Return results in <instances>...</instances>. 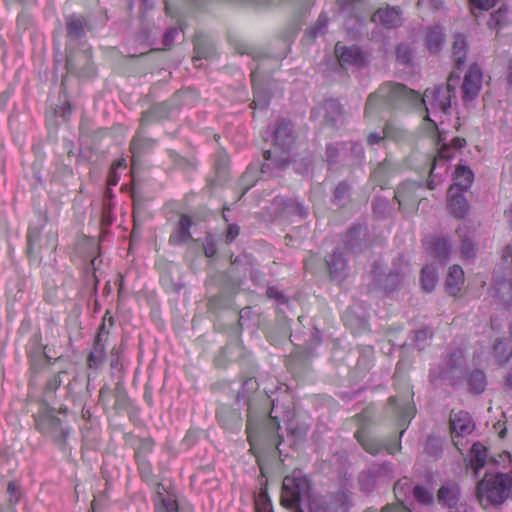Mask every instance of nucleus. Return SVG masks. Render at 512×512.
<instances>
[{
	"label": "nucleus",
	"mask_w": 512,
	"mask_h": 512,
	"mask_svg": "<svg viewBox=\"0 0 512 512\" xmlns=\"http://www.w3.org/2000/svg\"><path fill=\"white\" fill-rule=\"evenodd\" d=\"M271 404L274 408V400ZM268 407L269 405H265L252 411L251 404H249L246 433L251 450H254L260 444H263L266 448H278L283 441V437L279 434V420L272 415L273 409L270 412L268 411Z\"/></svg>",
	"instance_id": "f257e3e1"
},
{
	"label": "nucleus",
	"mask_w": 512,
	"mask_h": 512,
	"mask_svg": "<svg viewBox=\"0 0 512 512\" xmlns=\"http://www.w3.org/2000/svg\"><path fill=\"white\" fill-rule=\"evenodd\" d=\"M375 407L372 404L365 406L361 412L357 413L354 417L358 426L357 431L354 433V438L357 439L361 447L371 455H377L382 450H386L389 454H395L401 450V436L405 432L402 429L398 438L394 439H379L372 435L370 427L374 423Z\"/></svg>",
	"instance_id": "f03ea898"
},
{
	"label": "nucleus",
	"mask_w": 512,
	"mask_h": 512,
	"mask_svg": "<svg viewBox=\"0 0 512 512\" xmlns=\"http://www.w3.org/2000/svg\"><path fill=\"white\" fill-rule=\"evenodd\" d=\"M293 143L294 135L291 122L279 119L274 130L273 150L263 152L266 162L262 165L261 172L263 174L268 173L272 166L278 169L286 168L291 161L289 152Z\"/></svg>",
	"instance_id": "7ed1b4c3"
},
{
	"label": "nucleus",
	"mask_w": 512,
	"mask_h": 512,
	"mask_svg": "<svg viewBox=\"0 0 512 512\" xmlns=\"http://www.w3.org/2000/svg\"><path fill=\"white\" fill-rule=\"evenodd\" d=\"M35 427L64 454L70 450L72 427L67 421L60 419L51 410H40L35 416Z\"/></svg>",
	"instance_id": "20e7f679"
},
{
	"label": "nucleus",
	"mask_w": 512,
	"mask_h": 512,
	"mask_svg": "<svg viewBox=\"0 0 512 512\" xmlns=\"http://www.w3.org/2000/svg\"><path fill=\"white\" fill-rule=\"evenodd\" d=\"M452 77L453 74L450 75L446 85L427 88L423 96L419 94V102H417L416 107H425L426 116L424 119L435 128H437V124L429 115L430 113L434 115L437 113L447 114L451 109V100L455 98V88L451 84Z\"/></svg>",
	"instance_id": "39448f33"
},
{
	"label": "nucleus",
	"mask_w": 512,
	"mask_h": 512,
	"mask_svg": "<svg viewBox=\"0 0 512 512\" xmlns=\"http://www.w3.org/2000/svg\"><path fill=\"white\" fill-rule=\"evenodd\" d=\"M512 478L507 473L485 474L477 483L476 496L480 502L494 506L501 505L511 494Z\"/></svg>",
	"instance_id": "423d86ee"
},
{
	"label": "nucleus",
	"mask_w": 512,
	"mask_h": 512,
	"mask_svg": "<svg viewBox=\"0 0 512 512\" xmlns=\"http://www.w3.org/2000/svg\"><path fill=\"white\" fill-rule=\"evenodd\" d=\"M310 488L309 479L300 470H294L283 479L281 504L284 507L298 506L304 498L310 496Z\"/></svg>",
	"instance_id": "0eeeda50"
},
{
	"label": "nucleus",
	"mask_w": 512,
	"mask_h": 512,
	"mask_svg": "<svg viewBox=\"0 0 512 512\" xmlns=\"http://www.w3.org/2000/svg\"><path fill=\"white\" fill-rule=\"evenodd\" d=\"M350 487L351 484L345 482L339 491L330 496L329 500L321 495L309 496V512H349Z\"/></svg>",
	"instance_id": "6e6552de"
},
{
	"label": "nucleus",
	"mask_w": 512,
	"mask_h": 512,
	"mask_svg": "<svg viewBox=\"0 0 512 512\" xmlns=\"http://www.w3.org/2000/svg\"><path fill=\"white\" fill-rule=\"evenodd\" d=\"M376 95L393 108L405 104L416 107L419 102V93L401 83L385 82L378 88Z\"/></svg>",
	"instance_id": "1a4fd4ad"
},
{
	"label": "nucleus",
	"mask_w": 512,
	"mask_h": 512,
	"mask_svg": "<svg viewBox=\"0 0 512 512\" xmlns=\"http://www.w3.org/2000/svg\"><path fill=\"white\" fill-rule=\"evenodd\" d=\"M465 355L461 348H455L448 354L444 367L438 371L430 372V381L436 383L438 380L446 381L449 385L455 386L463 377Z\"/></svg>",
	"instance_id": "9d476101"
},
{
	"label": "nucleus",
	"mask_w": 512,
	"mask_h": 512,
	"mask_svg": "<svg viewBox=\"0 0 512 512\" xmlns=\"http://www.w3.org/2000/svg\"><path fill=\"white\" fill-rule=\"evenodd\" d=\"M66 69L69 74L80 78L92 77L95 69L92 63L91 49H69L66 55Z\"/></svg>",
	"instance_id": "9b49d317"
},
{
	"label": "nucleus",
	"mask_w": 512,
	"mask_h": 512,
	"mask_svg": "<svg viewBox=\"0 0 512 512\" xmlns=\"http://www.w3.org/2000/svg\"><path fill=\"white\" fill-rule=\"evenodd\" d=\"M490 296L503 309L512 308V277L506 276L500 269H495Z\"/></svg>",
	"instance_id": "f8f14e48"
},
{
	"label": "nucleus",
	"mask_w": 512,
	"mask_h": 512,
	"mask_svg": "<svg viewBox=\"0 0 512 512\" xmlns=\"http://www.w3.org/2000/svg\"><path fill=\"white\" fill-rule=\"evenodd\" d=\"M243 399L247 405V413H249V404H251L252 411L270 405L269 396L266 392L259 391V384L253 377L245 379L242 383L241 389L237 393V400Z\"/></svg>",
	"instance_id": "ddd939ff"
},
{
	"label": "nucleus",
	"mask_w": 512,
	"mask_h": 512,
	"mask_svg": "<svg viewBox=\"0 0 512 512\" xmlns=\"http://www.w3.org/2000/svg\"><path fill=\"white\" fill-rule=\"evenodd\" d=\"M424 187L421 183L415 181H405L398 186L395 191V198L399 203V208L405 210H416L423 195Z\"/></svg>",
	"instance_id": "4468645a"
},
{
	"label": "nucleus",
	"mask_w": 512,
	"mask_h": 512,
	"mask_svg": "<svg viewBox=\"0 0 512 512\" xmlns=\"http://www.w3.org/2000/svg\"><path fill=\"white\" fill-rule=\"evenodd\" d=\"M47 218L44 217L41 221L40 227L29 226L27 231V252L30 256H37L41 254L44 248L56 249L57 235L53 232H48L45 235V243H42L41 230L46 224Z\"/></svg>",
	"instance_id": "2eb2a0df"
},
{
	"label": "nucleus",
	"mask_w": 512,
	"mask_h": 512,
	"mask_svg": "<svg viewBox=\"0 0 512 512\" xmlns=\"http://www.w3.org/2000/svg\"><path fill=\"white\" fill-rule=\"evenodd\" d=\"M446 208L449 215L457 220H462L469 215L471 206L464 192H460V189L456 187H449Z\"/></svg>",
	"instance_id": "dca6fc26"
},
{
	"label": "nucleus",
	"mask_w": 512,
	"mask_h": 512,
	"mask_svg": "<svg viewBox=\"0 0 512 512\" xmlns=\"http://www.w3.org/2000/svg\"><path fill=\"white\" fill-rule=\"evenodd\" d=\"M482 78V70L478 64H471L462 84V98L464 102L472 101L479 95L482 87Z\"/></svg>",
	"instance_id": "f3484780"
},
{
	"label": "nucleus",
	"mask_w": 512,
	"mask_h": 512,
	"mask_svg": "<svg viewBox=\"0 0 512 512\" xmlns=\"http://www.w3.org/2000/svg\"><path fill=\"white\" fill-rule=\"evenodd\" d=\"M330 277L333 281L340 283L348 276V259L345 257L342 248H337L332 255L325 259Z\"/></svg>",
	"instance_id": "a211bd4d"
},
{
	"label": "nucleus",
	"mask_w": 512,
	"mask_h": 512,
	"mask_svg": "<svg viewBox=\"0 0 512 512\" xmlns=\"http://www.w3.org/2000/svg\"><path fill=\"white\" fill-rule=\"evenodd\" d=\"M436 499L439 505L449 509L457 508L461 499V489L458 483L447 481L437 491Z\"/></svg>",
	"instance_id": "6ab92c4d"
},
{
	"label": "nucleus",
	"mask_w": 512,
	"mask_h": 512,
	"mask_svg": "<svg viewBox=\"0 0 512 512\" xmlns=\"http://www.w3.org/2000/svg\"><path fill=\"white\" fill-rule=\"evenodd\" d=\"M388 407L398 417L400 425H404L414 416V407L408 396H391L388 399Z\"/></svg>",
	"instance_id": "aec40b11"
},
{
	"label": "nucleus",
	"mask_w": 512,
	"mask_h": 512,
	"mask_svg": "<svg viewBox=\"0 0 512 512\" xmlns=\"http://www.w3.org/2000/svg\"><path fill=\"white\" fill-rule=\"evenodd\" d=\"M105 333V323L103 322L97 336L95 337L93 348L87 358V365L90 369H98L106 359V347L103 341V334Z\"/></svg>",
	"instance_id": "412c9836"
},
{
	"label": "nucleus",
	"mask_w": 512,
	"mask_h": 512,
	"mask_svg": "<svg viewBox=\"0 0 512 512\" xmlns=\"http://www.w3.org/2000/svg\"><path fill=\"white\" fill-rule=\"evenodd\" d=\"M220 425L230 431H239L242 427V416L238 409L222 405L216 411Z\"/></svg>",
	"instance_id": "4be33fe9"
},
{
	"label": "nucleus",
	"mask_w": 512,
	"mask_h": 512,
	"mask_svg": "<svg viewBox=\"0 0 512 512\" xmlns=\"http://www.w3.org/2000/svg\"><path fill=\"white\" fill-rule=\"evenodd\" d=\"M423 41L430 54H437L445 43V34L442 27L438 25L427 26L424 29Z\"/></svg>",
	"instance_id": "5701e85b"
},
{
	"label": "nucleus",
	"mask_w": 512,
	"mask_h": 512,
	"mask_svg": "<svg viewBox=\"0 0 512 512\" xmlns=\"http://www.w3.org/2000/svg\"><path fill=\"white\" fill-rule=\"evenodd\" d=\"M450 426L452 433L461 437L470 434L474 429V423L469 413L463 410L451 412Z\"/></svg>",
	"instance_id": "b1692460"
},
{
	"label": "nucleus",
	"mask_w": 512,
	"mask_h": 512,
	"mask_svg": "<svg viewBox=\"0 0 512 512\" xmlns=\"http://www.w3.org/2000/svg\"><path fill=\"white\" fill-rule=\"evenodd\" d=\"M192 219L187 214H182L174 230L169 236V243L173 246L182 245L192 239L190 228Z\"/></svg>",
	"instance_id": "393cba45"
},
{
	"label": "nucleus",
	"mask_w": 512,
	"mask_h": 512,
	"mask_svg": "<svg viewBox=\"0 0 512 512\" xmlns=\"http://www.w3.org/2000/svg\"><path fill=\"white\" fill-rule=\"evenodd\" d=\"M374 23H380L388 29L396 28L401 25V11L396 7L387 6L384 9H378L371 17Z\"/></svg>",
	"instance_id": "a878e982"
},
{
	"label": "nucleus",
	"mask_w": 512,
	"mask_h": 512,
	"mask_svg": "<svg viewBox=\"0 0 512 512\" xmlns=\"http://www.w3.org/2000/svg\"><path fill=\"white\" fill-rule=\"evenodd\" d=\"M451 157L452 155L450 154V146L443 144L438 152V155L434 158L432 166L430 168L429 179L427 180L428 189H435L436 186L442 181L440 177L438 180H436L437 174L435 173V170L437 166H444V170L447 171L446 164Z\"/></svg>",
	"instance_id": "bb28decb"
},
{
	"label": "nucleus",
	"mask_w": 512,
	"mask_h": 512,
	"mask_svg": "<svg viewBox=\"0 0 512 512\" xmlns=\"http://www.w3.org/2000/svg\"><path fill=\"white\" fill-rule=\"evenodd\" d=\"M427 249L430 254L442 261H447L452 252V245L447 238L431 237L426 241Z\"/></svg>",
	"instance_id": "cd10ccee"
},
{
	"label": "nucleus",
	"mask_w": 512,
	"mask_h": 512,
	"mask_svg": "<svg viewBox=\"0 0 512 512\" xmlns=\"http://www.w3.org/2000/svg\"><path fill=\"white\" fill-rule=\"evenodd\" d=\"M487 448L480 442L472 445L469 453V466L473 471L474 477H477L480 470L487 463Z\"/></svg>",
	"instance_id": "c85d7f7f"
},
{
	"label": "nucleus",
	"mask_w": 512,
	"mask_h": 512,
	"mask_svg": "<svg viewBox=\"0 0 512 512\" xmlns=\"http://www.w3.org/2000/svg\"><path fill=\"white\" fill-rule=\"evenodd\" d=\"M171 112L170 104L162 102L152 106L149 110L142 113L140 122L141 126H146L154 122L164 120L169 117Z\"/></svg>",
	"instance_id": "c756f323"
},
{
	"label": "nucleus",
	"mask_w": 512,
	"mask_h": 512,
	"mask_svg": "<svg viewBox=\"0 0 512 512\" xmlns=\"http://www.w3.org/2000/svg\"><path fill=\"white\" fill-rule=\"evenodd\" d=\"M469 51L467 37L463 34H455L452 43V58L455 66L460 69L466 63V56Z\"/></svg>",
	"instance_id": "7c9ffc66"
},
{
	"label": "nucleus",
	"mask_w": 512,
	"mask_h": 512,
	"mask_svg": "<svg viewBox=\"0 0 512 512\" xmlns=\"http://www.w3.org/2000/svg\"><path fill=\"white\" fill-rule=\"evenodd\" d=\"M142 127L136 131L135 135L130 141L129 150L133 155V158L136 156H141L145 152H148L153 149L155 146L156 140L152 138L145 137L142 134Z\"/></svg>",
	"instance_id": "2f4dec72"
},
{
	"label": "nucleus",
	"mask_w": 512,
	"mask_h": 512,
	"mask_svg": "<svg viewBox=\"0 0 512 512\" xmlns=\"http://www.w3.org/2000/svg\"><path fill=\"white\" fill-rule=\"evenodd\" d=\"M464 284V272L459 265H453L449 268L445 280V290L450 296H456Z\"/></svg>",
	"instance_id": "473e14b6"
},
{
	"label": "nucleus",
	"mask_w": 512,
	"mask_h": 512,
	"mask_svg": "<svg viewBox=\"0 0 512 512\" xmlns=\"http://www.w3.org/2000/svg\"><path fill=\"white\" fill-rule=\"evenodd\" d=\"M86 21L84 17L70 15L66 17V31L69 41H77L85 36Z\"/></svg>",
	"instance_id": "72a5a7b5"
},
{
	"label": "nucleus",
	"mask_w": 512,
	"mask_h": 512,
	"mask_svg": "<svg viewBox=\"0 0 512 512\" xmlns=\"http://www.w3.org/2000/svg\"><path fill=\"white\" fill-rule=\"evenodd\" d=\"M474 180V173L470 167L459 165L454 172V183L450 187L460 189V192L466 193Z\"/></svg>",
	"instance_id": "f704fd0d"
},
{
	"label": "nucleus",
	"mask_w": 512,
	"mask_h": 512,
	"mask_svg": "<svg viewBox=\"0 0 512 512\" xmlns=\"http://www.w3.org/2000/svg\"><path fill=\"white\" fill-rule=\"evenodd\" d=\"M320 109L324 112V120L327 124L335 126L342 119L341 105L333 99L326 100Z\"/></svg>",
	"instance_id": "c9c22d12"
},
{
	"label": "nucleus",
	"mask_w": 512,
	"mask_h": 512,
	"mask_svg": "<svg viewBox=\"0 0 512 512\" xmlns=\"http://www.w3.org/2000/svg\"><path fill=\"white\" fill-rule=\"evenodd\" d=\"M259 73V67H257L256 69L252 70L250 75L254 91L253 105L254 108L264 109L268 106L270 98L267 93L256 83Z\"/></svg>",
	"instance_id": "e433bc0d"
},
{
	"label": "nucleus",
	"mask_w": 512,
	"mask_h": 512,
	"mask_svg": "<svg viewBox=\"0 0 512 512\" xmlns=\"http://www.w3.org/2000/svg\"><path fill=\"white\" fill-rule=\"evenodd\" d=\"M468 390L474 394H481L487 385L485 373L480 369L472 370L467 376Z\"/></svg>",
	"instance_id": "4c0bfd02"
},
{
	"label": "nucleus",
	"mask_w": 512,
	"mask_h": 512,
	"mask_svg": "<svg viewBox=\"0 0 512 512\" xmlns=\"http://www.w3.org/2000/svg\"><path fill=\"white\" fill-rule=\"evenodd\" d=\"M420 282L424 291H433L438 282L437 268L432 264L425 265L421 269Z\"/></svg>",
	"instance_id": "58836bf2"
},
{
	"label": "nucleus",
	"mask_w": 512,
	"mask_h": 512,
	"mask_svg": "<svg viewBox=\"0 0 512 512\" xmlns=\"http://www.w3.org/2000/svg\"><path fill=\"white\" fill-rule=\"evenodd\" d=\"M179 506L176 498L170 494L158 491L155 498V512H178Z\"/></svg>",
	"instance_id": "ea45409f"
},
{
	"label": "nucleus",
	"mask_w": 512,
	"mask_h": 512,
	"mask_svg": "<svg viewBox=\"0 0 512 512\" xmlns=\"http://www.w3.org/2000/svg\"><path fill=\"white\" fill-rule=\"evenodd\" d=\"M391 175V165L387 160L379 163L371 173L373 182L382 189L388 184Z\"/></svg>",
	"instance_id": "a19ab883"
},
{
	"label": "nucleus",
	"mask_w": 512,
	"mask_h": 512,
	"mask_svg": "<svg viewBox=\"0 0 512 512\" xmlns=\"http://www.w3.org/2000/svg\"><path fill=\"white\" fill-rule=\"evenodd\" d=\"M277 201L280 205L283 206L284 210L289 214L297 215L301 218H306L308 216V208L297 199L279 198L277 199Z\"/></svg>",
	"instance_id": "79ce46f5"
},
{
	"label": "nucleus",
	"mask_w": 512,
	"mask_h": 512,
	"mask_svg": "<svg viewBox=\"0 0 512 512\" xmlns=\"http://www.w3.org/2000/svg\"><path fill=\"white\" fill-rule=\"evenodd\" d=\"M456 233L460 237V251L461 257L463 259H474L477 255V247L474 241L467 235V233H463L461 228L456 230Z\"/></svg>",
	"instance_id": "37998d69"
},
{
	"label": "nucleus",
	"mask_w": 512,
	"mask_h": 512,
	"mask_svg": "<svg viewBox=\"0 0 512 512\" xmlns=\"http://www.w3.org/2000/svg\"><path fill=\"white\" fill-rule=\"evenodd\" d=\"M493 355L499 363L505 364L512 357V347L502 338H497L493 345Z\"/></svg>",
	"instance_id": "c03bdc74"
},
{
	"label": "nucleus",
	"mask_w": 512,
	"mask_h": 512,
	"mask_svg": "<svg viewBox=\"0 0 512 512\" xmlns=\"http://www.w3.org/2000/svg\"><path fill=\"white\" fill-rule=\"evenodd\" d=\"M334 54L337 58L339 66L343 70H348L352 65V48L341 45L340 42H337L334 48Z\"/></svg>",
	"instance_id": "a18cd8bd"
},
{
	"label": "nucleus",
	"mask_w": 512,
	"mask_h": 512,
	"mask_svg": "<svg viewBox=\"0 0 512 512\" xmlns=\"http://www.w3.org/2000/svg\"><path fill=\"white\" fill-rule=\"evenodd\" d=\"M372 210L377 219H385L390 215L392 209L386 198L375 197L372 202Z\"/></svg>",
	"instance_id": "49530a36"
},
{
	"label": "nucleus",
	"mask_w": 512,
	"mask_h": 512,
	"mask_svg": "<svg viewBox=\"0 0 512 512\" xmlns=\"http://www.w3.org/2000/svg\"><path fill=\"white\" fill-rule=\"evenodd\" d=\"M139 474L143 481L148 484H153L156 481V476L153 472L152 464L148 459H136Z\"/></svg>",
	"instance_id": "de8ad7c7"
},
{
	"label": "nucleus",
	"mask_w": 512,
	"mask_h": 512,
	"mask_svg": "<svg viewBox=\"0 0 512 512\" xmlns=\"http://www.w3.org/2000/svg\"><path fill=\"white\" fill-rule=\"evenodd\" d=\"M413 496L416 501L422 505H432L434 502V497L432 492L425 486L415 485L413 487Z\"/></svg>",
	"instance_id": "09e8293b"
},
{
	"label": "nucleus",
	"mask_w": 512,
	"mask_h": 512,
	"mask_svg": "<svg viewBox=\"0 0 512 512\" xmlns=\"http://www.w3.org/2000/svg\"><path fill=\"white\" fill-rule=\"evenodd\" d=\"M309 430V425L304 422H298L290 420L287 425L288 433L293 436L296 440H302L305 438Z\"/></svg>",
	"instance_id": "8fccbe9b"
},
{
	"label": "nucleus",
	"mask_w": 512,
	"mask_h": 512,
	"mask_svg": "<svg viewBox=\"0 0 512 512\" xmlns=\"http://www.w3.org/2000/svg\"><path fill=\"white\" fill-rule=\"evenodd\" d=\"M512 277V245H507L501 254V263L495 268Z\"/></svg>",
	"instance_id": "3c124183"
},
{
	"label": "nucleus",
	"mask_w": 512,
	"mask_h": 512,
	"mask_svg": "<svg viewBox=\"0 0 512 512\" xmlns=\"http://www.w3.org/2000/svg\"><path fill=\"white\" fill-rule=\"evenodd\" d=\"M6 493L8 496V508L13 510L21 498L20 485L16 481H9Z\"/></svg>",
	"instance_id": "603ef678"
},
{
	"label": "nucleus",
	"mask_w": 512,
	"mask_h": 512,
	"mask_svg": "<svg viewBox=\"0 0 512 512\" xmlns=\"http://www.w3.org/2000/svg\"><path fill=\"white\" fill-rule=\"evenodd\" d=\"M328 21V17L321 14L316 23L307 30L306 35L313 40L319 35L324 34L328 26Z\"/></svg>",
	"instance_id": "864d4df0"
},
{
	"label": "nucleus",
	"mask_w": 512,
	"mask_h": 512,
	"mask_svg": "<svg viewBox=\"0 0 512 512\" xmlns=\"http://www.w3.org/2000/svg\"><path fill=\"white\" fill-rule=\"evenodd\" d=\"M396 60L402 65H409L413 59V51L409 45L400 43L395 48Z\"/></svg>",
	"instance_id": "5fc2aeb1"
},
{
	"label": "nucleus",
	"mask_w": 512,
	"mask_h": 512,
	"mask_svg": "<svg viewBox=\"0 0 512 512\" xmlns=\"http://www.w3.org/2000/svg\"><path fill=\"white\" fill-rule=\"evenodd\" d=\"M155 443L150 438L141 439L135 451V459H148L147 456L152 453Z\"/></svg>",
	"instance_id": "6e6d98bb"
},
{
	"label": "nucleus",
	"mask_w": 512,
	"mask_h": 512,
	"mask_svg": "<svg viewBox=\"0 0 512 512\" xmlns=\"http://www.w3.org/2000/svg\"><path fill=\"white\" fill-rule=\"evenodd\" d=\"M115 409H126L129 404L128 395L121 384H117L115 387Z\"/></svg>",
	"instance_id": "4d7b16f0"
},
{
	"label": "nucleus",
	"mask_w": 512,
	"mask_h": 512,
	"mask_svg": "<svg viewBox=\"0 0 512 512\" xmlns=\"http://www.w3.org/2000/svg\"><path fill=\"white\" fill-rule=\"evenodd\" d=\"M66 374H67L66 371H60L59 373L51 376L47 380L46 385H45L46 392H51V393L55 392L63 383V376Z\"/></svg>",
	"instance_id": "13d9d810"
},
{
	"label": "nucleus",
	"mask_w": 512,
	"mask_h": 512,
	"mask_svg": "<svg viewBox=\"0 0 512 512\" xmlns=\"http://www.w3.org/2000/svg\"><path fill=\"white\" fill-rule=\"evenodd\" d=\"M364 512H379L374 507L367 508ZM380 512H411V510L404 506L402 503H392L387 504L384 507H382Z\"/></svg>",
	"instance_id": "bf43d9fd"
},
{
	"label": "nucleus",
	"mask_w": 512,
	"mask_h": 512,
	"mask_svg": "<svg viewBox=\"0 0 512 512\" xmlns=\"http://www.w3.org/2000/svg\"><path fill=\"white\" fill-rule=\"evenodd\" d=\"M470 2L472 4L471 12L477 17L478 15L475 13V8L479 10H489L495 5L497 0H470Z\"/></svg>",
	"instance_id": "052dcab7"
},
{
	"label": "nucleus",
	"mask_w": 512,
	"mask_h": 512,
	"mask_svg": "<svg viewBox=\"0 0 512 512\" xmlns=\"http://www.w3.org/2000/svg\"><path fill=\"white\" fill-rule=\"evenodd\" d=\"M350 191V186L346 182H341L334 190V202L340 203Z\"/></svg>",
	"instance_id": "680f3d73"
},
{
	"label": "nucleus",
	"mask_w": 512,
	"mask_h": 512,
	"mask_svg": "<svg viewBox=\"0 0 512 512\" xmlns=\"http://www.w3.org/2000/svg\"><path fill=\"white\" fill-rule=\"evenodd\" d=\"M368 65V56L354 46V68H364Z\"/></svg>",
	"instance_id": "e2e57ef3"
},
{
	"label": "nucleus",
	"mask_w": 512,
	"mask_h": 512,
	"mask_svg": "<svg viewBox=\"0 0 512 512\" xmlns=\"http://www.w3.org/2000/svg\"><path fill=\"white\" fill-rule=\"evenodd\" d=\"M320 264V257L317 254H310L304 260V268L306 271L311 273H315L317 270V266Z\"/></svg>",
	"instance_id": "0e129e2a"
},
{
	"label": "nucleus",
	"mask_w": 512,
	"mask_h": 512,
	"mask_svg": "<svg viewBox=\"0 0 512 512\" xmlns=\"http://www.w3.org/2000/svg\"><path fill=\"white\" fill-rule=\"evenodd\" d=\"M204 254L208 258H212L217 253V247L214 239L211 236H207L205 238V242L203 244Z\"/></svg>",
	"instance_id": "69168bd1"
},
{
	"label": "nucleus",
	"mask_w": 512,
	"mask_h": 512,
	"mask_svg": "<svg viewBox=\"0 0 512 512\" xmlns=\"http://www.w3.org/2000/svg\"><path fill=\"white\" fill-rule=\"evenodd\" d=\"M506 12L503 11L501 8L497 10L495 13L491 14L490 19L488 20V26L491 29L497 28V26L500 25V23L503 21L505 17Z\"/></svg>",
	"instance_id": "338daca9"
},
{
	"label": "nucleus",
	"mask_w": 512,
	"mask_h": 512,
	"mask_svg": "<svg viewBox=\"0 0 512 512\" xmlns=\"http://www.w3.org/2000/svg\"><path fill=\"white\" fill-rule=\"evenodd\" d=\"M240 228L236 224H229L225 234V242L226 244H230L233 242L237 236L239 235Z\"/></svg>",
	"instance_id": "774afa93"
}]
</instances>
